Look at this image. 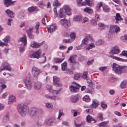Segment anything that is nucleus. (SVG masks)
Returning <instances> with one entry per match:
<instances>
[{"label": "nucleus", "mask_w": 127, "mask_h": 127, "mask_svg": "<svg viewBox=\"0 0 127 127\" xmlns=\"http://www.w3.org/2000/svg\"><path fill=\"white\" fill-rule=\"evenodd\" d=\"M120 50L118 49L116 47H114L112 48L110 51V53L112 54H118L119 53Z\"/></svg>", "instance_id": "obj_11"}, {"label": "nucleus", "mask_w": 127, "mask_h": 127, "mask_svg": "<svg viewBox=\"0 0 127 127\" xmlns=\"http://www.w3.org/2000/svg\"><path fill=\"white\" fill-rule=\"evenodd\" d=\"M31 82L30 78L29 77H26L24 79V82L25 84H27L28 82Z\"/></svg>", "instance_id": "obj_53"}, {"label": "nucleus", "mask_w": 127, "mask_h": 127, "mask_svg": "<svg viewBox=\"0 0 127 127\" xmlns=\"http://www.w3.org/2000/svg\"><path fill=\"white\" fill-rule=\"evenodd\" d=\"M95 47V45L94 43H92L89 44L88 46L86 47V49L87 50H89L92 48H94Z\"/></svg>", "instance_id": "obj_35"}, {"label": "nucleus", "mask_w": 127, "mask_h": 127, "mask_svg": "<svg viewBox=\"0 0 127 127\" xmlns=\"http://www.w3.org/2000/svg\"><path fill=\"white\" fill-rule=\"evenodd\" d=\"M75 34L74 33H71L70 35V37L71 39H72V40L75 39Z\"/></svg>", "instance_id": "obj_54"}, {"label": "nucleus", "mask_w": 127, "mask_h": 127, "mask_svg": "<svg viewBox=\"0 0 127 127\" xmlns=\"http://www.w3.org/2000/svg\"><path fill=\"white\" fill-rule=\"evenodd\" d=\"M25 50V48L23 46H21L19 47V51L20 53H22L24 52Z\"/></svg>", "instance_id": "obj_61"}, {"label": "nucleus", "mask_w": 127, "mask_h": 127, "mask_svg": "<svg viewBox=\"0 0 127 127\" xmlns=\"http://www.w3.org/2000/svg\"><path fill=\"white\" fill-rule=\"evenodd\" d=\"M86 93H89L91 94H94L95 91L94 90V88H93L87 89L86 90Z\"/></svg>", "instance_id": "obj_26"}, {"label": "nucleus", "mask_w": 127, "mask_h": 127, "mask_svg": "<svg viewBox=\"0 0 127 127\" xmlns=\"http://www.w3.org/2000/svg\"><path fill=\"white\" fill-rule=\"evenodd\" d=\"M84 11L89 14H91L93 12V10L91 8L87 7L84 9Z\"/></svg>", "instance_id": "obj_24"}, {"label": "nucleus", "mask_w": 127, "mask_h": 127, "mask_svg": "<svg viewBox=\"0 0 127 127\" xmlns=\"http://www.w3.org/2000/svg\"><path fill=\"white\" fill-rule=\"evenodd\" d=\"M96 119L98 121H102L103 119L102 115L100 113H99L98 115L96 117Z\"/></svg>", "instance_id": "obj_37"}, {"label": "nucleus", "mask_w": 127, "mask_h": 127, "mask_svg": "<svg viewBox=\"0 0 127 127\" xmlns=\"http://www.w3.org/2000/svg\"><path fill=\"white\" fill-rule=\"evenodd\" d=\"M80 76L79 74H76L74 76V78L76 80H78L80 78Z\"/></svg>", "instance_id": "obj_64"}, {"label": "nucleus", "mask_w": 127, "mask_h": 127, "mask_svg": "<svg viewBox=\"0 0 127 127\" xmlns=\"http://www.w3.org/2000/svg\"><path fill=\"white\" fill-rule=\"evenodd\" d=\"M32 73L33 76L36 77L40 73V70L37 67L33 66L32 69Z\"/></svg>", "instance_id": "obj_7"}, {"label": "nucleus", "mask_w": 127, "mask_h": 127, "mask_svg": "<svg viewBox=\"0 0 127 127\" xmlns=\"http://www.w3.org/2000/svg\"><path fill=\"white\" fill-rule=\"evenodd\" d=\"M38 112L37 109L35 108H32L30 110L29 109V112L28 113L31 116H33L35 115Z\"/></svg>", "instance_id": "obj_9"}, {"label": "nucleus", "mask_w": 127, "mask_h": 127, "mask_svg": "<svg viewBox=\"0 0 127 127\" xmlns=\"http://www.w3.org/2000/svg\"><path fill=\"white\" fill-rule=\"evenodd\" d=\"M86 2V4L89 6H91L93 5V3L92 1L90 0H85Z\"/></svg>", "instance_id": "obj_45"}, {"label": "nucleus", "mask_w": 127, "mask_h": 127, "mask_svg": "<svg viewBox=\"0 0 127 127\" xmlns=\"http://www.w3.org/2000/svg\"><path fill=\"white\" fill-rule=\"evenodd\" d=\"M9 113H8L5 114L3 117V118L2 121L4 123H6L7 121L9 120Z\"/></svg>", "instance_id": "obj_20"}, {"label": "nucleus", "mask_w": 127, "mask_h": 127, "mask_svg": "<svg viewBox=\"0 0 127 127\" xmlns=\"http://www.w3.org/2000/svg\"><path fill=\"white\" fill-rule=\"evenodd\" d=\"M36 124L38 127H41L44 125L43 123L42 120L37 121L36 123Z\"/></svg>", "instance_id": "obj_36"}, {"label": "nucleus", "mask_w": 127, "mask_h": 127, "mask_svg": "<svg viewBox=\"0 0 127 127\" xmlns=\"http://www.w3.org/2000/svg\"><path fill=\"white\" fill-rule=\"evenodd\" d=\"M60 23L65 28H68L70 25V21L69 20H67L65 19L61 20L60 21Z\"/></svg>", "instance_id": "obj_6"}, {"label": "nucleus", "mask_w": 127, "mask_h": 127, "mask_svg": "<svg viewBox=\"0 0 127 127\" xmlns=\"http://www.w3.org/2000/svg\"><path fill=\"white\" fill-rule=\"evenodd\" d=\"M115 19L117 21H120L123 20V19L121 18V16L119 14V13L116 14Z\"/></svg>", "instance_id": "obj_40"}, {"label": "nucleus", "mask_w": 127, "mask_h": 127, "mask_svg": "<svg viewBox=\"0 0 127 127\" xmlns=\"http://www.w3.org/2000/svg\"><path fill=\"white\" fill-rule=\"evenodd\" d=\"M86 119L87 122L88 123H90L92 121H94V123L96 122V120L92 118V116L89 115L87 116Z\"/></svg>", "instance_id": "obj_17"}, {"label": "nucleus", "mask_w": 127, "mask_h": 127, "mask_svg": "<svg viewBox=\"0 0 127 127\" xmlns=\"http://www.w3.org/2000/svg\"><path fill=\"white\" fill-rule=\"evenodd\" d=\"M103 8L104 11L105 12H108L110 11V9L107 6H103Z\"/></svg>", "instance_id": "obj_47"}, {"label": "nucleus", "mask_w": 127, "mask_h": 127, "mask_svg": "<svg viewBox=\"0 0 127 127\" xmlns=\"http://www.w3.org/2000/svg\"><path fill=\"white\" fill-rule=\"evenodd\" d=\"M19 41L22 42L23 43V45L25 46L26 45L27 40L26 36L25 34H23V37L20 38L19 40Z\"/></svg>", "instance_id": "obj_16"}, {"label": "nucleus", "mask_w": 127, "mask_h": 127, "mask_svg": "<svg viewBox=\"0 0 127 127\" xmlns=\"http://www.w3.org/2000/svg\"><path fill=\"white\" fill-rule=\"evenodd\" d=\"M82 99L84 101L87 102L90 101V100L89 96L87 95L85 96Z\"/></svg>", "instance_id": "obj_46"}, {"label": "nucleus", "mask_w": 127, "mask_h": 127, "mask_svg": "<svg viewBox=\"0 0 127 127\" xmlns=\"http://www.w3.org/2000/svg\"><path fill=\"white\" fill-rule=\"evenodd\" d=\"M56 28V27L55 25H51L49 28H47L48 32L51 33L54 32Z\"/></svg>", "instance_id": "obj_10"}, {"label": "nucleus", "mask_w": 127, "mask_h": 127, "mask_svg": "<svg viewBox=\"0 0 127 127\" xmlns=\"http://www.w3.org/2000/svg\"><path fill=\"white\" fill-rule=\"evenodd\" d=\"M56 120L53 118H50L46 119L45 123L49 126H52L55 125L56 123Z\"/></svg>", "instance_id": "obj_4"}, {"label": "nucleus", "mask_w": 127, "mask_h": 127, "mask_svg": "<svg viewBox=\"0 0 127 127\" xmlns=\"http://www.w3.org/2000/svg\"><path fill=\"white\" fill-rule=\"evenodd\" d=\"M6 69L8 70H11L10 68V66L7 63H4L2 65L0 68V72Z\"/></svg>", "instance_id": "obj_8"}, {"label": "nucleus", "mask_w": 127, "mask_h": 127, "mask_svg": "<svg viewBox=\"0 0 127 127\" xmlns=\"http://www.w3.org/2000/svg\"><path fill=\"white\" fill-rule=\"evenodd\" d=\"M41 45V43H37L36 42L33 41L31 43L30 46L33 48H38Z\"/></svg>", "instance_id": "obj_12"}, {"label": "nucleus", "mask_w": 127, "mask_h": 127, "mask_svg": "<svg viewBox=\"0 0 127 127\" xmlns=\"http://www.w3.org/2000/svg\"><path fill=\"white\" fill-rule=\"evenodd\" d=\"M18 111L23 117H24L29 112V108L25 104H19L17 108Z\"/></svg>", "instance_id": "obj_1"}, {"label": "nucleus", "mask_w": 127, "mask_h": 127, "mask_svg": "<svg viewBox=\"0 0 127 127\" xmlns=\"http://www.w3.org/2000/svg\"><path fill=\"white\" fill-rule=\"evenodd\" d=\"M82 18L81 15H78L75 16L73 18V20L75 21H78L80 20Z\"/></svg>", "instance_id": "obj_31"}, {"label": "nucleus", "mask_w": 127, "mask_h": 127, "mask_svg": "<svg viewBox=\"0 0 127 127\" xmlns=\"http://www.w3.org/2000/svg\"><path fill=\"white\" fill-rule=\"evenodd\" d=\"M73 40L70 39H64L63 40V41L65 43H70L72 42Z\"/></svg>", "instance_id": "obj_62"}, {"label": "nucleus", "mask_w": 127, "mask_h": 127, "mask_svg": "<svg viewBox=\"0 0 127 127\" xmlns=\"http://www.w3.org/2000/svg\"><path fill=\"white\" fill-rule=\"evenodd\" d=\"M37 10V7L36 6H33L29 7L28 9V10L29 12H33Z\"/></svg>", "instance_id": "obj_23"}, {"label": "nucleus", "mask_w": 127, "mask_h": 127, "mask_svg": "<svg viewBox=\"0 0 127 127\" xmlns=\"http://www.w3.org/2000/svg\"><path fill=\"white\" fill-rule=\"evenodd\" d=\"M6 13L7 14L8 16L11 18H13L15 15L14 13L11 11L7 9L5 11Z\"/></svg>", "instance_id": "obj_19"}, {"label": "nucleus", "mask_w": 127, "mask_h": 127, "mask_svg": "<svg viewBox=\"0 0 127 127\" xmlns=\"http://www.w3.org/2000/svg\"><path fill=\"white\" fill-rule=\"evenodd\" d=\"M70 89L72 92H76L79 90L78 88L71 85L70 87Z\"/></svg>", "instance_id": "obj_27"}, {"label": "nucleus", "mask_w": 127, "mask_h": 127, "mask_svg": "<svg viewBox=\"0 0 127 127\" xmlns=\"http://www.w3.org/2000/svg\"><path fill=\"white\" fill-rule=\"evenodd\" d=\"M53 5L55 6H58L61 5V3L59 2L58 0H55L53 2Z\"/></svg>", "instance_id": "obj_52"}, {"label": "nucleus", "mask_w": 127, "mask_h": 127, "mask_svg": "<svg viewBox=\"0 0 127 127\" xmlns=\"http://www.w3.org/2000/svg\"><path fill=\"white\" fill-rule=\"evenodd\" d=\"M120 55H122L127 57V51H123L122 53L120 54Z\"/></svg>", "instance_id": "obj_58"}, {"label": "nucleus", "mask_w": 127, "mask_h": 127, "mask_svg": "<svg viewBox=\"0 0 127 127\" xmlns=\"http://www.w3.org/2000/svg\"><path fill=\"white\" fill-rule=\"evenodd\" d=\"M121 38L123 41H126L127 40V35L123 36L121 37Z\"/></svg>", "instance_id": "obj_56"}, {"label": "nucleus", "mask_w": 127, "mask_h": 127, "mask_svg": "<svg viewBox=\"0 0 127 127\" xmlns=\"http://www.w3.org/2000/svg\"><path fill=\"white\" fill-rule=\"evenodd\" d=\"M88 37H86L83 39L82 41V43L84 44H86L88 43Z\"/></svg>", "instance_id": "obj_49"}, {"label": "nucleus", "mask_w": 127, "mask_h": 127, "mask_svg": "<svg viewBox=\"0 0 127 127\" xmlns=\"http://www.w3.org/2000/svg\"><path fill=\"white\" fill-rule=\"evenodd\" d=\"M41 50H39L32 54V56L34 58L38 59L40 57V55L41 53Z\"/></svg>", "instance_id": "obj_14"}, {"label": "nucleus", "mask_w": 127, "mask_h": 127, "mask_svg": "<svg viewBox=\"0 0 127 127\" xmlns=\"http://www.w3.org/2000/svg\"><path fill=\"white\" fill-rule=\"evenodd\" d=\"M63 10L64 11L65 14L70 15L71 14L70 9L68 6H65L63 7V10L61 9L59 11L58 15V17L59 18H62L65 17L63 13Z\"/></svg>", "instance_id": "obj_3"}, {"label": "nucleus", "mask_w": 127, "mask_h": 127, "mask_svg": "<svg viewBox=\"0 0 127 127\" xmlns=\"http://www.w3.org/2000/svg\"><path fill=\"white\" fill-rule=\"evenodd\" d=\"M79 99V98L77 95H73L70 98V100L71 101L75 102L77 101Z\"/></svg>", "instance_id": "obj_25"}, {"label": "nucleus", "mask_w": 127, "mask_h": 127, "mask_svg": "<svg viewBox=\"0 0 127 127\" xmlns=\"http://www.w3.org/2000/svg\"><path fill=\"white\" fill-rule=\"evenodd\" d=\"M27 84H25L28 90H30L31 89L32 87L31 82H28Z\"/></svg>", "instance_id": "obj_44"}, {"label": "nucleus", "mask_w": 127, "mask_h": 127, "mask_svg": "<svg viewBox=\"0 0 127 127\" xmlns=\"http://www.w3.org/2000/svg\"><path fill=\"white\" fill-rule=\"evenodd\" d=\"M115 26H111L110 28L109 32L111 33H113L115 32Z\"/></svg>", "instance_id": "obj_48"}, {"label": "nucleus", "mask_w": 127, "mask_h": 127, "mask_svg": "<svg viewBox=\"0 0 127 127\" xmlns=\"http://www.w3.org/2000/svg\"><path fill=\"white\" fill-rule=\"evenodd\" d=\"M9 100L8 103H10V102H12L15 100V97L13 95L10 96L9 97Z\"/></svg>", "instance_id": "obj_34"}, {"label": "nucleus", "mask_w": 127, "mask_h": 127, "mask_svg": "<svg viewBox=\"0 0 127 127\" xmlns=\"http://www.w3.org/2000/svg\"><path fill=\"white\" fill-rule=\"evenodd\" d=\"M41 86V84L39 82H37L35 83L34 86V88L36 90L40 89Z\"/></svg>", "instance_id": "obj_22"}, {"label": "nucleus", "mask_w": 127, "mask_h": 127, "mask_svg": "<svg viewBox=\"0 0 127 127\" xmlns=\"http://www.w3.org/2000/svg\"><path fill=\"white\" fill-rule=\"evenodd\" d=\"M64 115L63 111L62 109H60L59 110V115L57 119L58 120L60 119L61 117Z\"/></svg>", "instance_id": "obj_39"}, {"label": "nucleus", "mask_w": 127, "mask_h": 127, "mask_svg": "<svg viewBox=\"0 0 127 127\" xmlns=\"http://www.w3.org/2000/svg\"><path fill=\"white\" fill-rule=\"evenodd\" d=\"M38 4L39 6L41 8H43L45 5L44 2L42 1H39Z\"/></svg>", "instance_id": "obj_43"}, {"label": "nucleus", "mask_w": 127, "mask_h": 127, "mask_svg": "<svg viewBox=\"0 0 127 127\" xmlns=\"http://www.w3.org/2000/svg\"><path fill=\"white\" fill-rule=\"evenodd\" d=\"M53 84L56 87V89H58V87H61L62 84L60 82V79L56 76L53 77Z\"/></svg>", "instance_id": "obj_5"}, {"label": "nucleus", "mask_w": 127, "mask_h": 127, "mask_svg": "<svg viewBox=\"0 0 127 127\" xmlns=\"http://www.w3.org/2000/svg\"><path fill=\"white\" fill-rule=\"evenodd\" d=\"M101 106L104 109L107 107V105L103 101H102L101 103Z\"/></svg>", "instance_id": "obj_60"}, {"label": "nucleus", "mask_w": 127, "mask_h": 127, "mask_svg": "<svg viewBox=\"0 0 127 127\" xmlns=\"http://www.w3.org/2000/svg\"><path fill=\"white\" fill-rule=\"evenodd\" d=\"M108 123V121L102 122L99 124V126L100 127H107Z\"/></svg>", "instance_id": "obj_41"}, {"label": "nucleus", "mask_w": 127, "mask_h": 127, "mask_svg": "<svg viewBox=\"0 0 127 127\" xmlns=\"http://www.w3.org/2000/svg\"><path fill=\"white\" fill-rule=\"evenodd\" d=\"M26 32L27 33L28 35H30V34H32V29H29V30H27Z\"/></svg>", "instance_id": "obj_63"}, {"label": "nucleus", "mask_w": 127, "mask_h": 127, "mask_svg": "<svg viewBox=\"0 0 127 127\" xmlns=\"http://www.w3.org/2000/svg\"><path fill=\"white\" fill-rule=\"evenodd\" d=\"M46 107L48 108H53V105L51 103L47 102L46 104Z\"/></svg>", "instance_id": "obj_51"}, {"label": "nucleus", "mask_w": 127, "mask_h": 127, "mask_svg": "<svg viewBox=\"0 0 127 127\" xmlns=\"http://www.w3.org/2000/svg\"><path fill=\"white\" fill-rule=\"evenodd\" d=\"M38 113L39 116H42L43 115L44 111L43 109H40L38 111Z\"/></svg>", "instance_id": "obj_59"}, {"label": "nucleus", "mask_w": 127, "mask_h": 127, "mask_svg": "<svg viewBox=\"0 0 127 127\" xmlns=\"http://www.w3.org/2000/svg\"><path fill=\"white\" fill-rule=\"evenodd\" d=\"M87 74L88 73L87 72H84L82 76V78L85 79H86L87 78Z\"/></svg>", "instance_id": "obj_57"}, {"label": "nucleus", "mask_w": 127, "mask_h": 127, "mask_svg": "<svg viewBox=\"0 0 127 127\" xmlns=\"http://www.w3.org/2000/svg\"><path fill=\"white\" fill-rule=\"evenodd\" d=\"M104 43V41L101 39H99L96 41L95 44L96 45L99 46L102 45Z\"/></svg>", "instance_id": "obj_30"}, {"label": "nucleus", "mask_w": 127, "mask_h": 127, "mask_svg": "<svg viewBox=\"0 0 127 127\" xmlns=\"http://www.w3.org/2000/svg\"><path fill=\"white\" fill-rule=\"evenodd\" d=\"M113 70L116 73L121 74L126 72V69L127 68V66H119L116 63H113L112 66Z\"/></svg>", "instance_id": "obj_2"}, {"label": "nucleus", "mask_w": 127, "mask_h": 127, "mask_svg": "<svg viewBox=\"0 0 127 127\" xmlns=\"http://www.w3.org/2000/svg\"><path fill=\"white\" fill-rule=\"evenodd\" d=\"M115 32L116 33H117L120 31V29L119 27L116 25H115Z\"/></svg>", "instance_id": "obj_55"}, {"label": "nucleus", "mask_w": 127, "mask_h": 127, "mask_svg": "<svg viewBox=\"0 0 127 127\" xmlns=\"http://www.w3.org/2000/svg\"><path fill=\"white\" fill-rule=\"evenodd\" d=\"M110 57L113 59H114L117 61L122 62H127V60L122 59L118 57L115 56L114 55H111Z\"/></svg>", "instance_id": "obj_18"}, {"label": "nucleus", "mask_w": 127, "mask_h": 127, "mask_svg": "<svg viewBox=\"0 0 127 127\" xmlns=\"http://www.w3.org/2000/svg\"><path fill=\"white\" fill-rule=\"evenodd\" d=\"M67 63L65 62L61 64L62 69L63 71H64L67 67Z\"/></svg>", "instance_id": "obj_38"}, {"label": "nucleus", "mask_w": 127, "mask_h": 127, "mask_svg": "<svg viewBox=\"0 0 127 127\" xmlns=\"http://www.w3.org/2000/svg\"><path fill=\"white\" fill-rule=\"evenodd\" d=\"M45 54H43L40 57V62L41 63H44L46 61V57L44 56Z\"/></svg>", "instance_id": "obj_28"}, {"label": "nucleus", "mask_w": 127, "mask_h": 127, "mask_svg": "<svg viewBox=\"0 0 127 127\" xmlns=\"http://www.w3.org/2000/svg\"><path fill=\"white\" fill-rule=\"evenodd\" d=\"M127 83L125 81H123L121 84L120 85V87L122 89H123L126 87Z\"/></svg>", "instance_id": "obj_32"}, {"label": "nucleus", "mask_w": 127, "mask_h": 127, "mask_svg": "<svg viewBox=\"0 0 127 127\" xmlns=\"http://www.w3.org/2000/svg\"><path fill=\"white\" fill-rule=\"evenodd\" d=\"M62 89L61 87H58V89H57V90H53V91L51 92L53 95H57L60 93Z\"/></svg>", "instance_id": "obj_29"}, {"label": "nucleus", "mask_w": 127, "mask_h": 127, "mask_svg": "<svg viewBox=\"0 0 127 127\" xmlns=\"http://www.w3.org/2000/svg\"><path fill=\"white\" fill-rule=\"evenodd\" d=\"M99 26L100 27L98 28V29L100 30H102L105 29V26L103 24L100 23L98 24Z\"/></svg>", "instance_id": "obj_42"}, {"label": "nucleus", "mask_w": 127, "mask_h": 127, "mask_svg": "<svg viewBox=\"0 0 127 127\" xmlns=\"http://www.w3.org/2000/svg\"><path fill=\"white\" fill-rule=\"evenodd\" d=\"M99 102L97 100L94 99L93 100V103L91 105V108H97L99 105Z\"/></svg>", "instance_id": "obj_13"}, {"label": "nucleus", "mask_w": 127, "mask_h": 127, "mask_svg": "<svg viewBox=\"0 0 127 127\" xmlns=\"http://www.w3.org/2000/svg\"><path fill=\"white\" fill-rule=\"evenodd\" d=\"M10 37L8 36H7L4 39V43H7L10 42Z\"/></svg>", "instance_id": "obj_50"}, {"label": "nucleus", "mask_w": 127, "mask_h": 127, "mask_svg": "<svg viewBox=\"0 0 127 127\" xmlns=\"http://www.w3.org/2000/svg\"><path fill=\"white\" fill-rule=\"evenodd\" d=\"M4 3L7 7L12 5L13 4L11 0H4Z\"/></svg>", "instance_id": "obj_15"}, {"label": "nucleus", "mask_w": 127, "mask_h": 127, "mask_svg": "<svg viewBox=\"0 0 127 127\" xmlns=\"http://www.w3.org/2000/svg\"><path fill=\"white\" fill-rule=\"evenodd\" d=\"M64 58H54L55 62L56 63H61L64 60Z\"/></svg>", "instance_id": "obj_33"}, {"label": "nucleus", "mask_w": 127, "mask_h": 127, "mask_svg": "<svg viewBox=\"0 0 127 127\" xmlns=\"http://www.w3.org/2000/svg\"><path fill=\"white\" fill-rule=\"evenodd\" d=\"M77 57V56L75 55L73 56H71L68 59V60L69 61L70 63H74L75 62V59Z\"/></svg>", "instance_id": "obj_21"}]
</instances>
